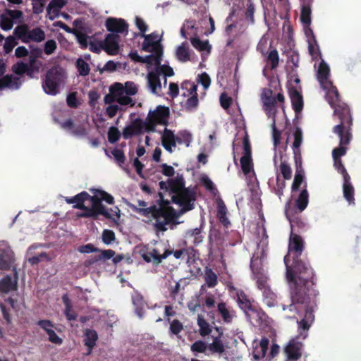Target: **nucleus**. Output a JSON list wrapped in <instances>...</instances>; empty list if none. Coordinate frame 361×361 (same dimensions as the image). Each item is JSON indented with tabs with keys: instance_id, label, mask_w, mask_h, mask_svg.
Here are the masks:
<instances>
[{
	"instance_id": "nucleus-23",
	"label": "nucleus",
	"mask_w": 361,
	"mask_h": 361,
	"mask_svg": "<svg viewBox=\"0 0 361 361\" xmlns=\"http://www.w3.org/2000/svg\"><path fill=\"white\" fill-rule=\"evenodd\" d=\"M147 86L152 93L157 94L161 89L160 76L154 70L148 73L147 75Z\"/></svg>"
},
{
	"instance_id": "nucleus-42",
	"label": "nucleus",
	"mask_w": 361,
	"mask_h": 361,
	"mask_svg": "<svg viewBox=\"0 0 361 361\" xmlns=\"http://www.w3.org/2000/svg\"><path fill=\"white\" fill-rule=\"evenodd\" d=\"M12 70L16 75H19L24 73H26L27 75H32L33 73L28 64L24 62H18L14 64L12 67Z\"/></svg>"
},
{
	"instance_id": "nucleus-28",
	"label": "nucleus",
	"mask_w": 361,
	"mask_h": 361,
	"mask_svg": "<svg viewBox=\"0 0 361 361\" xmlns=\"http://www.w3.org/2000/svg\"><path fill=\"white\" fill-rule=\"evenodd\" d=\"M62 301L65 306L64 314L66 319L68 321L75 320L77 319L78 314L73 310L71 300H70L68 294L66 293L62 296Z\"/></svg>"
},
{
	"instance_id": "nucleus-18",
	"label": "nucleus",
	"mask_w": 361,
	"mask_h": 361,
	"mask_svg": "<svg viewBox=\"0 0 361 361\" xmlns=\"http://www.w3.org/2000/svg\"><path fill=\"white\" fill-rule=\"evenodd\" d=\"M303 344L296 339H292L284 348V352L289 361H296L302 356Z\"/></svg>"
},
{
	"instance_id": "nucleus-1",
	"label": "nucleus",
	"mask_w": 361,
	"mask_h": 361,
	"mask_svg": "<svg viewBox=\"0 0 361 361\" xmlns=\"http://www.w3.org/2000/svg\"><path fill=\"white\" fill-rule=\"evenodd\" d=\"M304 249L305 242L301 236L291 233L288 253L284 257L286 276L290 285L291 302L282 305L283 310L304 314V317L298 322L299 334L303 339L307 337V332L314 320V311L319 295V291L315 288L316 279L313 269L308 262L300 259Z\"/></svg>"
},
{
	"instance_id": "nucleus-17",
	"label": "nucleus",
	"mask_w": 361,
	"mask_h": 361,
	"mask_svg": "<svg viewBox=\"0 0 361 361\" xmlns=\"http://www.w3.org/2000/svg\"><path fill=\"white\" fill-rule=\"evenodd\" d=\"M110 92L115 100L121 105L133 106V99L129 95L125 94L124 87L121 83L116 82L110 88Z\"/></svg>"
},
{
	"instance_id": "nucleus-52",
	"label": "nucleus",
	"mask_w": 361,
	"mask_h": 361,
	"mask_svg": "<svg viewBox=\"0 0 361 361\" xmlns=\"http://www.w3.org/2000/svg\"><path fill=\"white\" fill-rule=\"evenodd\" d=\"M240 165L244 174L250 173L252 168V157L243 156L240 158Z\"/></svg>"
},
{
	"instance_id": "nucleus-10",
	"label": "nucleus",
	"mask_w": 361,
	"mask_h": 361,
	"mask_svg": "<svg viewBox=\"0 0 361 361\" xmlns=\"http://www.w3.org/2000/svg\"><path fill=\"white\" fill-rule=\"evenodd\" d=\"M195 192L189 188L182 190L180 193L172 196V201L181 207V212L184 213L194 208Z\"/></svg>"
},
{
	"instance_id": "nucleus-38",
	"label": "nucleus",
	"mask_w": 361,
	"mask_h": 361,
	"mask_svg": "<svg viewBox=\"0 0 361 361\" xmlns=\"http://www.w3.org/2000/svg\"><path fill=\"white\" fill-rule=\"evenodd\" d=\"M263 295L264 302L270 307H274L276 305V295L270 289V288H265L262 290Z\"/></svg>"
},
{
	"instance_id": "nucleus-22",
	"label": "nucleus",
	"mask_w": 361,
	"mask_h": 361,
	"mask_svg": "<svg viewBox=\"0 0 361 361\" xmlns=\"http://www.w3.org/2000/svg\"><path fill=\"white\" fill-rule=\"evenodd\" d=\"M99 255L92 256L84 262L85 267H90L99 261L110 259L115 255V251L111 249L101 250Z\"/></svg>"
},
{
	"instance_id": "nucleus-33",
	"label": "nucleus",
	"mask_w": 361,
	"mask_h": 361,
	"mask_svg": "<svg viewBox=\"0 0 361 361\" xmlns=\"http://www.w3.org/2000/svg\"><path fill=\"white\" fill-rule=\"evenodd\" d=\"M154 54L147 55L143 56L142 63H147L148 65L154 64L156 67L161 63V55H162V49H159V50H154Z\"/></svg>"
},
{
	"instance_id": "nucleus-48",
	"label": "nucleus",
	"mask_w": 361,
	"mask_h": 361,
	"mask_svg": "<svg viewBox=\"0 0 361 361\" xmlns=\"http://www.w3.org/2000/svg\"><path fill=\"white\" fill-rule=\"evenodd\" d=\"M73 34L75 35L81 49H87L89 44L88 39L91 37L87 36L85 33L75 30Z\"/></svg>"
},
{
	"instance_id": "nucleus-30",
	"label": "nucleus",
	"mask_w": 361,
	"mask_h": 361,
	"mask_svg": "<svg viewBox=\"0 0 361 361\" xmlns=\"http://www.w3.org/2000/svg\"><path fill=\"white\" fill-rule=\"evenodd\" d=\"M19 79L12 75H6L0 78V90L6 87L19 88Z\"/></svg>"
},
{
	"instance_id": "nucleus-11",
	"label": "nucleus",
	"mask_w": 361,
	"mask_h": 361,
	"mask_svg": "<svg viewBox=\"0 0 361 361\" xmlns=\"http://www.w3.org/2000/svg\"><path fill=\"white\" fill-rule=\"evenodd\" d=\"M97 191L98 195H92V197H95L99 202V206L97 207V209H93V212H94V220L98 219L99 215L104 216L106 219H111V214L102 204V201H104L109 204H113L114 203V197L106 191L99 190Z\"/></svg>"
},
{
	"instance_id": "nucleus-53",
	"label": "nucleus",
	"mask_w": 361,
	"mask_h": 361,
	"mask_svg": "<svg viewBox=\"0 0 361 361\" xmlns=\"http://www.w3.org/2000/svg\"><path fill=\"white\" fill-rule=\"evenodd\" d=\"M154 71L159 73V76L164 75V77H171L174 75L173 69L171 66L165 64L161 65L160 63L159 66L158 65L155 68Z\"/></svg>"
},
{
	"instance_id": "nucleus-56",
	"label": "nucleus",
	"mask_w": 361,
	"mask_h": 361,
	"mask_svg": "<svg viewBox=\"0 0 361 361\" xmlns=\"http://www.w3.org/2000/svg\"><path fill=\"white\" fill-rule=\"evenodd\" d=\"M169 330L172 334L178 336L183 330V325L178 319H175L170 322Z\"/></svg>"
},
{
	"instance_id": "nucleus-36",
	"label": "nucleus",
	"mask_w": 361,
	"mask_h": 361,
	"mask_svg": "<svg viewBox=\"0 0 361 361\" xmlns=\"http://www.w3.org/2000/svg\"><path fill=\"white\" fill-rule=\"evenodd\" d=\"M227 208L222 200L217 202V217L224 226L230 224L227 216Z\"/></svg>"
},
{
	"instance_id": "nucleus-54",
	"label": "nucleus",
	"mask_w": 361,
	"mask_h": 361,
	"mask_svg": "<svg viewBox=\"0 0 361 361\" xmlns=\"http://www.w3.org/2000/svg\"><path fill=\"white\" fill-rule=\"evenodd\" d=\"M209 348L212 352L221 354L225 350L224 345L219 337L214 338L212 343L209 345Z\"/></svg>"
},
{
	"instance_id": "nucleus-9",
	"label": "nucleus",
	"mask_w": 361,
	"mask_h": 361,
	"mask_svg": "<svg viewBox=\"0 0 361 361\" xmlns=\"http://www.w3.org/2000/svg\"><path fill=\"white\" fill-rule=\"evenodd\" d=\"M330 68L329 66L322 59L320 62L317 71V79L322 88L326 92V97L333 94L334 96L337 94V88L333 85L329 79Z\"/></svg>"
},
{
	"instance_id": "nucleus-6",
	"label": "nucleus",
	"mask_w": 361,
	"mask_h": 361,
	"mask_svg": "<svg viewBox=\"0 0 361 361\" xmlns=\"http://www.w3.org/2000/svg\"><path fill=\"white\" fill-rule=\"evenodd\" d=\"M74 204L73 207L82 210V212L77 214L78 218H91L94 219V212L93 209H97L99 202L90 195L87 192L82 191L74 196Z\"/></svg>"
},
{
	"instance_id": "nucleus-35",
	"label": "nucleus",
	"mask_w": 361,
	"mask_h": 361,
	"mask_svg": "<svg viewBox=\"0 0 361 361\" xmlns=\"http://www.w3.org/2000/svg\"><path fill=\"white\" fill-rule=\"evenodd\" d=\"M197 325L200 328L199 334L204 337L212 333V327L209 322L201 314L197 316Z\"/></svg>"
},
{
	"instance_id": "nucleus-13",
	"label": "nucleus",
	"mask_w": 361,
	"mask_h": 361,
	"mask_svg": "<svg viewBox=\"0 0 361 361\" xmlns=\"http://www.w3.org/2000/svg\"><path fill=\"white\" fill-rule=\"evenodd\" d=\"M159 185L160 189L169 191L170 193L173 194V195H176L180 193L182 190L185 188V180L182 176L176 178H169L167 182L160 181Z\"/></svg>"
},
{
	"instance_id": "nucleus-58",
	"label": "nucleus",
	"mask_w": 361,
	"mask_h": 361,
	"mask_svg": "<svg viewBox=\"0 0 361 361\" xmlns=\"http://www.w3.org/2000/svg\"><path fill=\"white\" fill-rule=\"evenodd\" d=\"M5 13L13 21L18 20L20 23L23 21V13L20 10L6 9Z\"/></svg>"
},
{
	"instance_id": "nucleus-60",
	"label": "nucleus",
	"mask_w": 361,
	"mask_h": 361,
	"mask_svg": "<svg viewBox=\"0 0 361 361\" xmlns=\"http://www.w3.org/2000/svg\"><path fill=\"white\" fill-rule=\"evenodd\" d=\"M198 104L197 95H192L186 100L185 106L188 111H192L197 107Z\"/></svg>"
},
{
	"instance_id": "nucleus-20",
	"label": "nucleus",
	"mask_w": 361,
	"mask_h": 361,
	"mask_svg": "<svg viewBox=\"0 0 361 361\" xmlns=\"http://www.w3.org/2000/svg\"><path fill=\"white\" fill-rule=\"evenodd\" d=\"M37 324L46 331L49 336L48 339L51 343L56 345L62 344L63 340L53 330L54 325L50 320L41 319L37 322Z\"/></svg>"
},
{
	"instance_id": "nucleus-2",
	"label": "nucleus",
	"mask_w": 361,
	"mask_h": 361,
	"mask_svg": "<svg viewBox=\"0 0 361 361\" xmlns=\"http://www.w3.org/2000/svg\"><path fill=\"white\" fill-rule=\"evenodd\" d=\"M169 116V107L158 106L154 111L149 112L145 120L136 118L126 126L122 135H140L151 133H157L160 135H174L173 131L166 128Z\"/></svg>"
},
{
	"instance_id": "nucleus-19",
	"label": "nucleus",
	"mask_w": 361,
	"mask_h": 361,
	"mask_svg": "<svg viewBox=\"0 0 361 361\" xmlns=\"http://www.w3.org/2000/svg\"><path fill=\"white\" fill-rule=\"evenodd\" d=\"M247 319L254 326H261L266 319L265 312L257 307L252 306L245 312Z\"/></svg>"
},
{
	"instance_id": "nucleus-25",
	"label": "nucleus",
	"mask_w": 361,
	"mask_h": 361,
	"mask_svg": "<svg viewBox=\"0 0 361 361\" xmlns=\"http://www.w3.org/2000/svg\"><path fill=\"white\" fill-rule=\"evenodd\" d=\"M17 279L13 281L12 277L6 275L0 281V292L8 293L11 290H17Z\"/></svg>"
},
{
	"instance_id": "nucleus-16",
	"label": "nucleus",
	"mask_w": 361,
	"mask_h": 361,
	"mask_svg": "<svg viewBox=\"0 0 361 361\" xmlns=\"http://www.w3.org/2000/svg\"><path fill=\"white\" fill-rule=\"evenodd\" d=\"M120 36L117 34L109 33L102 42L103 50L109 55L115 56L119 51Z\"/></svg>"
},
{
	"instance_id": "nucleus-62",
	"label": "nucleus",
	"mask_w": 361,
	"mask_h": 361,
	"mask_svg": "<svg viewBox=\"0 0 361 361\" xmlns=\"http://www.w3.org/2000/svg\"><path fill=\"white\" fill-rule=\"evenodd\" d=\"M207 349V344L202 341H197L194 342L191 346L190 350L195 353H204Z\"/></svg>"
},
{
	"instance_id": "nucleus-59",
	"label": "nucleus",
	"mask_w": 361,
	"mask_h": 361,
	"mask_svg": "<svg viewBox=\"0 0 361 361\" xmlns=\"http://www.w3.org/2000/svg\"><path fill=\"white\" fill-rule=\"evenodd\" d=\"M280 171L285 180H289L291 178L292 170L290 166L286 161H282L281 163Z\"/></svg>"
},
{
	"instance_id": "nucleus-7",
	"label": "nucleus",
	"mask_w": 361,
	"mask_h": 361,
	"mask_svg": "<svg viewBox=\"0 0 361 361\" xmlns=\"http://www.w3.org/2000/svg\"><path fill=\"white\" fill-rule=\"evenodd\" d=\"M16 37L24 43L30 42H42L45 39V32L39 27L30 30L27 25L23 24L16 27L13 31Z\"/></svg>"
},
{
	"instance_id": "nucleus-37",
	"label": "nucleus",
	"mask_w": 361,
	"mask_h": 361,
	"mask_svg": "<svg viewBox=\"0 0 361 361\" xmlns=\"http://www.w3.org/2000/svg\"><path fill=\"white\" fill-rule=\"evenodd\" d=\"M309 202V194L307 189H303L295 201L296 207L300 212L305 209Z\"/></svg>"
},
{
	"instance_id": "nucleus-24",
	"label": "nucleus",
	"mask_w": 361,
	"mask_h": 361,
	"mask_svg": "<svg viewBox=\"0 0 361 361\" xmlns=\"http://www.w3.org/2000/svg\"><path fill=\"white\" fill-rule=\"evenodd\" d=\"M141 36L145 38L142 45V49L143 51L152 52L154 49L159 50V49H161V47H158L157 42L158 35L155 32H152L149 35L142 34Z\"/></svg>"
},
{
	"instance_id": "nucleus-40",
	"label": "nucleus",
	"mask_w": 361,
	"mask_h": 361,
	"mask_svg": "<svg viewBox=\"0 0 361 361\" xmlns=\"http://www.w3.org/2000/svg\"><path fill=\"white\" fill-rule=\"evenodd\" d=\"M205 284L208 288H214L218 283V277L212 269H206L204 274Z\"/></svg>"
},
{
	"instance_id": "nucleus-57",
	"label": "nucleus",
	"mask_w": 361,
	"mask_h": 361,
	"mask_svg": "<svg viewBox=\"0 0 361 361\" xmlns=\"http://www.w3.org/2000/svg\"><path fill=\"white\" fill-rule=\"evenodd\" d=\"M102 239L104 244L109 245L116 240L115 233L112 230L104 229L102 232Z\"/></svg>"
},
{
	"instance_id": "nucleus-32",
	"label": "nucleus",
	"mask_w": 361,
	"mask_h": 361,
	"mask_svg": "<svg viewBox=\"0 0 361 361\" xmlns=\"http://www.w3.org/2000/svg\"><path fill=\"white\" fill-rule=\"evenodd\" d=\"M105 154L108 156L109 157H111V155H112L116 161V163L121 166L125 163L126 161V157L124 154V152L122 149L118 148H114L113 149H104Z\"/></svg>"
},
{
	"instance_id": "nucleus-14",
	"label": "nucleus",
	"mask_w": 361,
	"mask_h": 361,
	"mask_svg": "<svg viewBox=\"0 0 361 361\" xmlns=\"http://www.w3.org/2000/svg\"><path fill=\"white\" fill-rule=\"evenodd\" d=\"M105 26L106 30L113 34L128 32V24L122 18L109 17L106 20Z\"/></svg>"
},
{
	"instance_id": "nucleus-12",
	"label": "nucleus",
	"mask_w": 361,
	"mask_h": 361,
	"mask_svg": "<svg viewBox=\"0 0 361 361\" xmlns=\"http://www.w3.org/2000/svg\"><path fill=\"white\" fill-rule=\"evenodd\" d=\"M301 87H293L291 81L288 86V94L290 98L293 109L295 113V116L298 118L299 115L303 109L304 102L303 97L301 94Z\"/></svg>"
},
{
	"instance_id": "nucleus-26",
	"label": "nucleus",
	"mask_w": 361,
	"mask_h": 361,
	"mask_svg": "<svg viewBox=\"0 0 361 361\" xmlns=\"http://www.w3.org/2000/svg\"><path fill=\"white\" fill-rule=\"evenodd\" d=\"M84 344L88 348V354L91 353L92 348L98 340V334L95 330L87 329L84 333Z\"/></svg>"
},
{
	"instance_id": "nucleus-61",
	"label": "nucleus",
	"mask_w": 361,
	"mask_h": 361,
	"mask_svg": "<svg viewBox=\"0 0 361 361\" xmlns=\"http://www.w3.org/2000/svg\"><path fill=\"white\" fill-rule=\"evenodd\" d=\"M124 93L129 96L135 95L137 92V87L135 82L128 81L125 83Z\"/></svg>"
},
{
	"instance_id": "nucleus-46",
	"label": "nucleus",
	"mask_w": 361,
	"mask_h": 361,
	"mask_svg": "<svg viewBox=\"0 0 361 361\" xmlns=\"http://www.w3.org/2000/svg\"><path fill=\"white\" fill-rule=\"evenodd\" d=\"M311 8L310 4H304L301 9L300 20L305 26L311 24Z\"/></svg>"
},
{
	"instance_id": "nucleus-3",
	"label": "nucleus",
	"mask_w": 361,
	"mask_h": 361,
	"mask_svg": "<svg viewBox=\"0 0 361 361\" xmlns=\"http://www.w3.org/2000/svg\"><path fill=\"white\" fill-rule=\"evenodd\" d=\"M159 199L156 204L150 205L148 208H137L133 204H130V209L137 214L154 220V228L157 232H165L167 226L174 224L179 217L177 211L171 206V202L164 198L162 192H159Z\"/></svg>"
},
{
	"instance_id": "nucleus-44",
	"label": "nucleus",
	"mask_w": 361,
	"mask_h": 361,
	"mask_svg": "<svg viewBox=\"0 0 361 361\" xmlns=\"http://www.w3.org/2000/svg\"><path fill=\"white\" fill-rule=\"evenodd\" d=\"M192 45L200 51H210L212 47L208 41H202L198 37H193L190 39Z\"/></svg>"
},
{
	"instance_id": "nucleus-15",
	"label": "nucleus",
	"mask_w": 361,
	"mask_h": 361,
	"mask_svg": "<svg viewBox=\"0 0 361 361\" xmlns=\"http://www.w3.org/2000/svg\"><path fill=\"white\" fill-rule=\"evenodd\" d=\"M217 313L225 324H231L237 317L236 311L227 302L221 300L217 303Z\"/></svg>"
},
{
	"instance_id": "nucleus-27",
	"label": "nucleus",
	"mask_w": 361,
	"mask_h": 361,
	"mask_svg": "<svg viewBox=\"0 0 361 361\" xmlns=\"http://www.w3.org/2000/svg\"><path fill=\"white\" fill-rule=\"evenodd\" d=\"M30 48L31 52L29 56V63L27 64L33 73L38 72L39 66L37 65V59L42 56V50L37 47L32 48L31 46Z\"/></svg>"
},
{
	"instance_id": "nucleus-47",
	"label": "nucleus",
	"mask_w": 361,
	"mask_h": 361,
	"mask_svg": "<svg viewBox=\"0 0 361 361\" xmlns=\"http://www.w3.org/2000/svg\"><path fill=\"white\" fill-rule=\"evenodd\" d=\"M12 260L11 255L7 252H2L0 254V269L8 270L11 266Z\"/></svg>"
},
{
	"instance_id": "nucleus-49",
	"label": "nucleus",
	"mask_w": 361,
	"mask_h": 361,
	"mask_svg": "<svg viewBox=\"0 0 361 361\" xmlns=\"http://www.w3.org/2000/svg\"><path fill=\"white\" fill-rule=\"evenodd\" d=\"M76 67L80 75L87 76L90 74V67L82 58H79L77 60Z\"/></svg>"
},
{
	"instance_id": "nucleus-39",
	"label": "nucleus",
	"mask_w": 361,
	"mask_h": 361,
	"mask_svg": "<svg viewBox=\"0 0 361 361\" xmlns=\"http://www.w3.org/2000/svg\"><path fill=\"white\" fill-rule=\"evenodd\" d=\"M163 147L169 152H172V147H176V142L181 143V137H161Z\"/></svg>"
},
{
	"instance_id": "nucleus-63",
	"label": "nucleus",
	"mask_w": 361,
	"mask_h": 361,
	"mask_svg": "<svg viewBox=\"0 0 361 361\" xmlns=\"http://www.w3.org/2000/svg\"><path fill=\"white\" fill-rule=\"evenodd\" d=\"M305 173H295L294 180L292 184V191L295 192L298 190L299 188L300 187L302 183L304 180Z\"/></svg>"
},
{
	"instance_id": "nucleus-8",
	"label": "nucleus",
	"mask_w": 361,
	"mask_h": 361,
	"mask_svg": "<svg viewBox=\"0 0 361 361\" xmlns=\"http://www.w3.org/2000/svg\"><path fill=\"white\" fill-rule=\"evenodd\" d=\"M64 78L63 71L61 68L53 67L46 74V78L43 82L44 91L49 94L55 95L59 92V86Z\"/></svg>"
},
{
	"instance_id": "nucleus-4",
	"label": "nucleus",
	"mask_w": 361,
	"mask_h": 361,
	"mask_svg": "<svg viewBox=\"0 0 361 361\" xmlns=\"http://www.w3.org/2000/svg\"><path fill=\"white\" fill-rule=\"evenodd\" d=\"M326 99L332 109L334 114L338 116L341 123L334 127L333 132L338 135H351L352 116L348 105L343 102L337 90L336 95L331 94Z\"/></svg>"
},
{
	"instance_id": "nucleus-43",
	"label": "nucleus",
	"mask_w": 361,
	"mask_h": 361,
	"mask_svg": "<svg viewBox=\"0 0 361 361\" xmlns=\"http://www.w3.org/2000/svg\"><path fill=\"white\" fill-rule=\"evenodd\" d=\"M151 257L153 259V264L154 265H159L162 262V261L166 259L169 255H171V252L169 250H164V253L160 255L159 250L156 248H153L151 250Z\"/></svg>"
},
{
	"instance_id": "nucleus-41",
	"label": "nucleus",
	"mask_w": 361,
	"mask_h": 361,
	"mask_svg": "<svg viewBox=\"0 0 361 361\" xmlns=\"http://www.w3.org/2000/svg\"><path fill=\"white\" fill-rule=\"evenodd\" d=\"M308 51L312 60L318 61L322 59V53L317 40L314 42L311 39H308Z\"/></svg>"
},
{
	"instance_id": "nucleus-55",
	"label": "nucleus",
	"mask_w": 361,
	"mask_h": 361,
	"mask_svg": "<svg viewBox=\"0 0 361 361\" xmlns=\"http://www.w3.org/2000/svg\"><path fill=\"white\" fill-rule=\"evenodd\" d=\"M267 61L270 63L271 69H275L278 65L279 61V56L276 49L271 50L267 56Z\"/></svg>"
},
{
	"instance_id": "nucleus-31",
	"label": "nucleus",
	"mask_w": 361,
	"mask_h": 361,
	"mask_svg": "<svg viewBox=\"0 0 361 361\" xmlns=\"http://www.w3.org/2000/svg\"><path fill=\"white\" fill-rule=\"evenodd\" d=\"M237 302L239 307L245 312L253 305L251 304L247 295L243 290H238L236 293Z\"/></svg>"
},
{
	"instance_id": "nucleus-64",
	"label": "nucleus",
	"mask_w": 361,
	"mask_h": 361,
	"mask_svg": "<svg viewBox=\"0 0 361 361\" xmlns=\"http://www.w3.org/2000/svg\"><path fill=\"white\" fill-rule=\"evenodd\" d=\"M57 48V44L55 40L49 39L44 44V51L47 55L53 54Z\"/></svg>"
},
{
	"instance_id": "nucleus-21",
	"label": "nucleus",
	"mask_w": 361,
	"mask_h": 361,
	"mask_svg": "<svg viewBox=\"0 0 361 361\" xmlns=\"http://www.w3.org/2000/svg\"><path fill=\"white\" fill-rule=\"evenodd\" d=\"M250 268L253 273L254 279L256 280L257 288L260 290L269 288L267 284L268 278L264 274L263 269L255 267L253 260H251Z\"/></svg>"
},
{
	"instance_id": "nucleus-50",
	"label": "nucleus",
	"mask_w": 361,
	"mask_h": 361,
	"mask_svg": "<svg viewBox=\"0 0 361 361\" xmlns=\"http://www.w3.org/2000/svg\"><path fill=\"white\" fill-rule=\"evenodd\" d=\"M13 23L12 19L5 12L0 15V27L3 30L8 31L11 30Z\"/></svg>"
},
{
	"instance_id": "nucleus-45",
	"label": "nucleus",
	"mask_w": 361,
	"mask_h": 361,
	"mask_svg": "<svg viewBox=\"0 0 361 361\" xmlns=\"http://www.w3.org/2000/svg\"><path fill=\"white\" fill-rule=\"evenodd\" d=\"M182 90H185L187 92H184L183 95L184 97H190L192 95H197V86L194 82L185 80L181 84Z\"/></svg>"
},
{
	"instance_id": "nucleus-29",
	"label": "nucleus",
	"mask_w": 361,
	"mask_h": 361,
	"mask_svg": "<svg viewBox=\"0 0 361 361\" xmlns=\"http://www.w3.org/2000/svg\"><path fill=\"white\" fill-rule=\"evenodd\" d=\"M66 4V0H51L47 8L49 15L51 14V12L54 13L53 16H49V20H53L57 17L59 16V9L63 8Z\"/></svg>"
},
{
	"instance_id": "nucleus-34",
	"label": "nucleus",
	"mask_w": 361,
	"mask_h": 361,
	"mask_svg": "<svg viewBox=\"0 0 361 361\" xmlns=\"http://www.w3.org/2000/svg\"><path fill=\"white\" fill-rule=\"evenodd\" d=\"M176 55L177 59L180 62L190 61L189 47L187 43L183 42L177 48Z\"/></svg>"
},
{
	"instance_id": "nucleus-51",
	"label": "nucleus",
	"mask_w": 361,
	"mask_h": 361,
	"mask_svg": "<svg viewBox=\"0 0 361 361\" xmlns=\"http://www.w3.org/2000/svg\"><path fill=\"white\" fill-rule=\"evenodd\" d=\"M343 196L349 204L353 203L355 201L354 198V188L350 185L343 184Z\"/></svg>"
},
{
	"instance_id": "nucleus-5",
	"label": "nucleus",
	"mask_w": 361,
	"mask_h": 361,
	"mask_svg": "<svg viewBox=\"0 0 361 361\" xmlns=\"http://www.w3.org/2000/svg\"><path fill=\"white\" fill-rule=\"evenodd\" d=\"M261 99L263 103L264 110L266 111L267 115L269 117L272 118V135H281V132L276 128V105L277 102L281 104L284 103V95L279 92L277 94L276 97H274L272 90L268 88H265L262 91Z\"/></svg>"
}]
</instances>
